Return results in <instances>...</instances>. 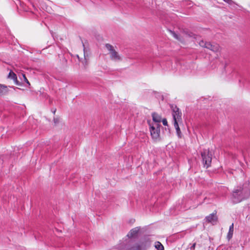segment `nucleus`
I'll use <instances>...</instances> for the list:
<instances>
[{"label":"nucleus","mask_w":250,"mask_h":250,"mask_svg":"<svg viewBox=\"0 0 250 250\" xmlns=\"http://www.w3.org/2000/svg\"><path fill=\"white\" fill-rule=\"evenodd\" d=\"M250 197V184L246 182L234 188L231 194V200L234 203H238Z\"/></svg>","instance_id":"obj_1"},{"label":"nucleus","mask_w":250,"mask_h":250,"mask_svg":"<svg viewBox=\"0 0 250 250\" xmlns=\"http://www.w3.org/2000/svg\"><path fill=\"white\" fill-rule=\"evenodd\" d=\"M199 44L200 46L207 48L214 52H217L220 50V46L218 44H212L209 42H207L202 40L200 41Z\"/></svg>","instance_id":"obj_2"},{"label":"nucleus","mask_w":250,"mask_h":250,"mask_svg":"<svg viewBox=\"0 0 250 250\" xmlns=\"http://www.w3.org/2000/svg\"><path fill=\"white\" fill-rule=\"evenodd\" d=\"M173 121L174 123L182 124V114L179 109L176 106H172Z\"/></svg>","instance_id":"obj_3"},{"label":"nucleus","mask_w":250,"mask_h":250,"mask_svg":"<svg viewBox=\"0 0 250 250\" xmlns=\"http://www.w3.org/2000/svg\"><path fill=\"white\" fill-rule=\"evenodd\" d=\"M106 49L109 51L110 58L112 60L118 62L122 60L121 57L119 55L118 53L115 51L114 47L109 44L105 45Z\"/></svg>","instance_id":"obj_4"},{"label":"nucleus","mask_w":250,"mask_h":250,"mask_svg":"<svg viewBox=\"0 0 250 250\" xmlns=\"http://www.w3.org/2000/svg\"><path fill=\"white\" fill-rule=\"evenodd\" d=\"M201 155L204 167L206 168L210 166L211 162V154L210 153L208 150L206 149L202 152Z\"/></svg>","instance_id":"obj_5"},{"label":"nucleus","mask_w":250,"mask_h":250,"mask_svg":"<svg viewBox=\"0 0 250 250\" xmlns=\"http://www.w3.org/2000/svg\"><path fill=\"white\" fill-rule=\"evenodd\" d=\"M150 131L153 139L157 140L159 139L160 129L158 124L150 125Z\"/></svg>","instance_id":"obj_6"},{"label":"nucleus","mask_w":250,"mask_h":250,"mask_svg":"<svg viewBox=\"0 0 250 250\" xmlns=\"http://www.w3.org/2000/svg\"><path fill=\"white\" fill-rule=\"evenodd\" d=\"M217 216L216 213H212L206 217L207 221L212 224L215 223L217 221Z\"/></svg>","instance_id":"obj_7"},{"label":"nucleus","mask_w":250,"mask_h":250,"mask_svg":"<svg viewBox=\"0 0 250 250\" xmlns=\"http://www.w3.org/2000/svg\"><path fill=\"white\" fill-rule=\"evenodd\" d=\"M140 229L139 228L136 227L132 229L127 234V237L130 238L135 237L138 234Z\"/></svg>","instance_id":"obj_8"},{"label":"nucleus","mask_w":250,"mask_h":250,"mask_svg":"<svg viewBox=\"0 0 250 250\" xmlns=\"http://www.w3.org/2000/svg\"><path fill=\"white\" fill-rule=\"evenodd\" d=\"M8 77L9 79L13 80V81L16 84H17V85L20 84L19 83L18 81V79H17V75L13 71H10V72L8 74Z\"/></svg>","instance_id":"obj_9"},{"label":"nucleus","mask_w":250,"mask_h":250,"mask_svg":"<svg viewBox=\"0 0 250 250\" xmlns=\"http://www.w3.org/2000/svg\"><path fill=\"white\" fill-rule=\"evenodd\" d=\"M153 121L156 123H160L162 120L161 116L156 113H153L152 114Z\"/></svg>","instance_id":"obj_10"},{"label":"nucleus","mask_w":250,"mask_h":250,"mask_svg":"<svg viewBox=\"0 0 250 250\" xmlns=\"http://www.w3.org/2000/svg\"><path fill=\"white\" fill-rule=\"evenodd\" d=\"M8 92L7 86L0 84V95H4L6 94Z\"/></svg>","instance_id":"obj_11"},{"label":"nucleus","mask_w":250,"mask_h":250,"mask_svg":"<svg viewBox=\"0 0 250 250\" xmlns=\"http://www.w3.org/2000/svg\"><path fill=\"white\" fill-rule=\"evenodd\" d=\"M149 245V242H146V244L144 246L143 244L141 246L137 245L136 246L131 248L130 250H142L145 249V248Z\"/></svg>","instance_id":"obj_12"},{"label":"nucleus","mask_w":250,"mask_h":250,"mask_svg":"<svg viewBox=\"0 0 250 250\" xmlns=\"http://www.w3.org/2000/svg\"><path fill=\"white\" fill-rule=\"evenodd\" d=\"M233 229H234V225L232 223L229 228V231L228 232V235H227V238L228 240H230L233 235Z\"/></svg>","instance_id":"obj_13"},{"label":"nucleus","mask_w":250,"mask_h":250,"mask_svg":"<svg viewBox=\"0 0 250 250\" xmlns=\"http://www.w3.org/2000/svg\"><path fill=\"white\" fill-rule=\"evenodd\" d=\"M179 125H180L179 123H174V126L175 128L177 135L179 138H181L182 133L179 127Z\"/></svg>","instance_id":"obj_14"},{"label":"nucleus","mask_w":250,"mask_h":250,"mask_svg":"<svg viewBox=\"0 0 250 250\" xmlns=\"http://www.w3.org/2000/svg\"><path fill=\"white\" fill-rule=\"evenodd\" d=\"M170 33H171V34L172 35V36L175 39H176V40H177L178 41H179L181 42H184V40H183V39L182 38H181V37L180 36H179L178 34H177L176 33H175L174 32L172 31H170Z\"/></svg>","instance_id":"obj_15"},{"label":"nucleus","mask_w":250,"mask_h":250,"mask_svg":"<svg viewBox=\"0 0 250 250\" xmlns=\"http://www.w3.org/2000/svg\"><path fill=\"white\" fill-rule=\"evenodd\" d=\"M155 247L158 250H164V249L163 245L159 242L155 243Z\"/></svg>","instance_id":"obj_16"},{"label":"nucleus","mask_w":250,"mask_h":250,"mask_svg":"<svg viewBox=\"0 0 250 250\" xmlns=\"http://www.w3.org/2000/svg\"><path fill=\"white\" fill-rule=\"evenodd\" d=\"M84 59L82 61V63L84 65V66H86L87 65L88 63H87V60L86 57V56L85 55V53L84 54Z\"/></svg>","instance_id":"obj_17"},{"label":"nucleus","mask_w":250,"mask_h":250,"mask_svg":"<svg viewBox=\"0 0 250 250\" xmlns=\"http://www.w3.org/2000/svg\"><path fill=\"white\" fill-rule=\"evenodd\" d=\"M22 76L23 77L24 81L28 84V85H30V83L28 81L27 79L26 78L25 74H22Z\"/></svg>","instance_id":"obj_18"},{"label":"nucleus","mask_w":250,"mask_h":250,"mask_svg":"<svg viewBox=\"0 0 250 250\" xmlns=\"http://www.w3.org/2000/svg\"><path fill=\"white\" fill-rule=\"evenodd\" d=\"M161 121L162 122L163 124L164 125H167V119L166 118L162 119Z\"/></svg>","instance_id":"obj_19"},{"label":"nucleus","mask_w":250,"mask_h":250,"mask_svg":"<svg viewBox=\"0 0 250 250\" xmlns=\"http://www.w3.org/2000/svg\"><path fill=\"white\" fill-rule=\"evenodd\" d=\"M195 246H196V243H194V244H192V245L190 247V249L191 250H194L195 249Z\"/></svg>","instance_id":"obj_20"},{"label":"nucleus","mask_w":250,"mask_h":250,"mask_svg":"<svg viewBox=\"0 0 250 250\" xmlns=\"http://www.w3.org/2000/svg\"><path fill=\"white\" fill-rule=\"evenodd\" d=\"M225 1L229 3V2L231 1V0H224Z\"/></svg>","instance_id":"obj_21"},{"label":"nucleus","mask_w":250,"mask_h":250,"mask_svg":"<svg viewBox=\"0 0 250 250\" xmlns=\"http://www.w3.org/2000/svg\"><path fill=\"white\" fill-rule=\"evenodd\" d=\"M77 57H78V59L79 60V61H80V59L78 55H77Z\"/></svg>","instance_id":"obj_22"},{"label":"nucleus","mask_w":250,"mask_h":250,"mask_svg":"<svg viewBox=\"0 0 250 250\" xmlns=\"http://www.w3.org/2000/svg\"><path fill=\"white\" fill-rule=\"evenodd\" d=\"M188 36H189V37H192V35H190V34H188Z\"/></svg>","instance_id":"obj_23"},{"label":"nucleus","mask_w":250,"mask_h":250,"mask_svg":"<svg viewBox=\"0 0 250 250\" xmlns=\"http://www.w3.org/2000/svg\"><path fill=\"white\" fill-rule=\"evenodd\" d=\"M56 122H57V120H56V121H55V120H54V122H55V123H56Z\"/></svg>","instance_id":"obj_24"},{"label":"nucleus","mask_w":250,"mask_h":250,"mask_svg":"<svg viewBox=\"0 0 250 250\" xmlns=\"http://www.w3.org/2000/svg\"><path fill=\"white\" fill-rule=\"evenodd\" d=\"M56 122H57V120H56V121H55V120H54V122H55V123H56Z\"/></svg>","instance_id":"obj_25"}]
</instances>
